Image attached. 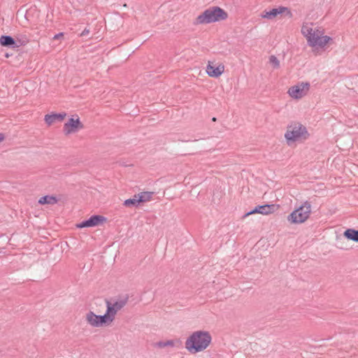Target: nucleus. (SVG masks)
Returning <instances> with one entry per match:
<instances>
[{
  "mask_svg": "<svg viewBox=\"0 0 358 358\" xmlns=\"http://www.w3.org/2000/svg\"><path fill=\"white\" fill-rule=\"evenodd\" d=\"M138 199L136 197H133L129 199H126L124 201L123 205L126 207H131V206H137L139 204Z\"/></svg>",
  "mask_w": 358,
  "mask_h": 358,
  "instance_id": "obj_19",
  "label": "nucleus"
},
{
  "mask_svg": "<svg viewBox=\"0 0 358 358\" xmlns=\"http://www.w3.org/2000/svg\"><path fill=\"white\" fill-rule=\"evenodd\" d=\"M85 320L92 327H101L110 324L106 314L98 315L91 310L86 313Z\"/></svg>",
  "mask_w": 358,
  "mask_h": 358,
  "instance_id": "obj_7",
  "label": "nucleus"
},
{
  "mask_svg": "<svg viewBox=\"0 0 358 358\" xmlns=\"http://www.w3.org/2000/svg\"><path fill=\"white\" fill-rule=\"evenodd\" d=\"M309 89V83H301L289 87L287 93L292 99H299L308 94Z\"/></svg>",
  "mask_w": 358,
  "mask_h": 358,
  "instance_id": "obj_8",
  "label": "nucleus"
},
{
  "mask_svg": "<svg viewBox=\"0 0 358 358\" xmlns=\"http://www.w3.org/2000/svg\"><path fill=\"white\" fill-rule=\"evenodd\" d=\"M15 41L17 42V45H19V47H20L21 45H25L27 44L29 41V39L26 35H18L16 36Z\"/></svg>",
  "mask_w": 358,
  "mask_h": 358,
  "instance_id": "obj_20",
  "label": "nucleus"
},
{
  "mask_svg": "<svg viewBox=\"0 0 358 358\" xmlns=\"http://www.w3.org/2000/svg\"><path fill=\"white\" fill-rule=\"evenodd\" d=\"M58 201L57 199L54 196L45 195L38 200L40 204H55Z\"/></svg>",
  "mask_w": 358,
  "mask_h": 358,
  "instance_id": "obj_17",
  "label": "nucleus"
},
{
  "mask_svg": "<svg viewBox=\"0 0 358 358\" xmlns=\"http://www.w3.org/2000/svg\"><path fill=\"white\" fill-rule=\"evenodd\" d=\"M285 10H288V8L283 6H280L277 8H273L270 10H265L262 13L261 17L268 20H272L274 19L278 14H281Z\"/></svg>",
  "mask_w": 358,
  "mask_h": 358,
  "instance_id": "obj_12",
  "label": "nucleus"
},
{
  "mask_svg": "<svg viewBox=\"0 0 358 358\" xmlns=\"http://www.w3.org/2000/svg\"><path fill=\"white\" fill-rule=\"evenodd\" d=\"M212 120H213V122H215V121H216V117H213Z\"/></svg>",
  "mask_w": 358,
  "mask_h": 358,
  "instance_id": "obj_26",
  "label": "nucleus"
},
{
  "mask_svg": "<svg viewBox=\"0 0 358 358\" xmlns=\"http://www.w3.org/2000/svg\"><path fill=\"white\" fill-rule=\"evenodd\" d=\"M344 236L349 240L358 242V230L348 229L345 231Z\"/></svg>",
  "mask_w": 358,
  "mask_h": 358,
  "instance_id": "obj_16",
  "label": "nucleus"
},
{
  "mask_svg": "<svg viewBox=\"0 0 358 358\" xmlns=\"http://www.w3.org/2000/svg\"><path fill=\"white\" fill-rule=\"evenodd\" d=\"M66 116V113L47 114L45 115L44 120L48 126H50L56 121L62 122Z\"/></svg>",
  "mask_w": 358,
  "mask_h": 358,
  "instance_id": "obj_14",
  "label": "nucleus"
},
{
  "mask_svg": "<svg viewBox=\"0 0 358 358\" xmlns=\"http://www.w3.org/2000/svg\"><path fill=\"white\" fill-rule=\"evenodd\" d=\"M90 31L89 29L87 28H85L83 31L82 33L80 34V36H87L89 34H90Z\"/></svg>",
  "mask_w": 358,
  "mask_h": 358,
  "instance_id": "obj_23",
  "label": "nucleus"
},
{
  "mask_svg": "<svg viewBox=\"0 0 358 358\" xmlns=\"http://www.w3.org/2000/svg\"><path fill=\"white\" fill-rule=\"evenodd\" d=\"M212 337L208 331L193 332L185 341V348L192 354L206 350L210 345Z\"/></svg>",
  "mask_w": 358,
  "mask_h": 358,
  "instance_id": "obj_2",
  "label": "nucleus"
},
{
  "mask_svg": "<svg viewBox=\"0 0 358 358\" xmlns=\"http://www.w3.org/2000/svg\"><path fill=\"white\" fill-rule=\"evenodd\" d=\"M64 36V34L63 33H59V34H57L54 36L53 37V39L55 40H58L60 38H62V36Z\"/></svg>",
  "mask_w": 358,
  "mask_h": 358,
  "instance_id": "obj_24",
  "label": "nucleus"
},
{
  "mask_svg": "<svg viewBox=\"0 0 358 358\" xmlns=\"http://www.w3.org/2000/svg\"><path fill=\"white\" fill-rule=\"evenodd\" d=\"M309 137L308 131L305 126L299 122H292L288 125L285 134L287 143L305 141Z\"/></svg>",
  "mask_w": 358,
  "mask_h": 358,
  "instance_id": "obj_4",
  "label": "nucleus"
},
{
  "mask_svg": "<svg viewBox=\"0 0 358 358\" xmlns=\"http://www.w3.org/2000/svg\"><path fill=\"white\" fill-rule=\"evenodd\" d=\"M311 213V203L306 201L301 206L294 210L287 217V220L294 224H301L306 221Z\"/></svg>",
  "mask_w": 358,
  "mask_h": 358,
  "instance_id": "obj_5",
  "label": "nucleus"
},
{
  "mask_svg": "<svg viewBox=\"0 0 358 358\" xmlns=\"http://www.w3.org/2000/svg\"><path fill=\"white\" fill-rule=\"evenodd\" d=\"M301 34L306 38L310 47H319L323 48L327 44L333 41V38L328 36H323L324 31L319 27H314L313 23L305 22L301 27Z\"/></svg>",
  "mask_w": 358,
  "mask_h": 358,
  "instance_id": "obj_1",
  "label": "nucleus"
},
{
  "mask_svg": "<svg viewBox=\"0 0 358 358\" xmlns=\"http://www.w3.org/2000/svg\"><path fill=\"white\" fill-rule=\"evenodd\" d=\"M4 140V135L3 134H0V142Z\"/></svg>",
  "mask_w": 358,
  "mask_h": 358,
  "instance_id": "obj_25",
  "label": "nucleus"
},
{
  "mask_svg": "<svg viewBox=\"0 0 358 358\" xmlns=\"http://www.w3.org/2000/svg\"><path fill=\"white\" fill-rule=\"evenodd\" d=\"M129 297L127 296L120 297L115 301L106 300V315L111 324L118 311L121 310L128 303Z\"/></svg>",
  "mask_w": 358,
  "mask_h": 358,
  "instance_id": "obj_6",
  "label": "nucleus"
},
{
  "mask_svg": "<svg viewBox=\"0 0 358 358\" xmlns=\"http://www.w3.org/2000/svg\"><path fill=\"white\" fill-rule=\"evenodd\" d=\"M152 192H141L139 194H135L134 197H136L138 199L139 203H143L148 201L151 199Z\"/></svg>",
  "mask_w": 358,
  "mask_h": 358,
  "instance_id": "obj_18",
  "label": "nucleus"
},
{
  "mask_svg": "<svg viewBox=\"0 0 358 358\" xmlns=\"http://www.w3.org/2000/svg\"><path fill=\"white\" fill-rule=\"evenodd\" d=\"M227 17V13L222 8L218 6H211L197 16L194 24H210L224 20Z\"/></svg>",
  "mask_w": 358,
  "mask_h": 358,
  "instance_id": "obj_3",
  "label": "nucleus"
},
{
  "mask_svg": "<svg viewBox=\"0 0 358 358\" xmlns=\"http://www.w3.org/2000/svg\"><path fill=\"white\" fill-rule=\"evenodd\" d=\"M269 62L273 65L274 69H278L280 67V62L275 55H271L269 57Z\"/></svg>",
  "mask_w": 358,
  "mask_h": 358,
  "instance_id": "obj_21",
  "label": "nucleus"
},
{
  "mask_svg": "<svg viewBox=\"0 0 358 358\" xmlns=\"http://www.w3.org/2000/svg\"><path fill=\"white\" fill-rule=\"evenodd\" d=\"M83 128V124L80 122L78 116L76 115V118L72 117L64 124L63 131L66 136H68L71 134L76 133L78 130Z\"/></svg>",
  "mask_w": 358,
  "mask_h": 358,
  "instance_id": "obj_9",
  "label": "nucleus"
},
{
  "mask_svg": "<svg viewBox=\"0 0 358 358\" xmlns=\"http://www.w3.org/2000/svg\"><path fill=\"white\" fill-rule=\"evenodd\" d=\"M106 220V218L101 215H92L88 220L83 221L78 224L77 227L78 228L91 227L99 225Z\"/></svg>",
  "mask_w": 358,
  "mask_h": 358,
  "instance_id": "obj_11",
  "label": "nucleus"
},
{
  "mask_svg": "<svg viewBox=\"0 0 358 358\" xmlns=\"http://www.w3.org/2000/svg\"><path fill=\"white\" fill-rule=\"evenodd\" d=\"M157 345L159 348H165L167 346H174V342L172 340L166 341H160L157 343Z\"/></svg>",
  "mask_w": 358,
  "mask_h": 358,
  "instance_id": "obj_22",
  "label": "nucleus"
},
{
  "mask_svg": "<svg viewBox=\"0 0 358 358\" xmlns=\"http://www.w3.org/2000/svg\"><path fill=\"white\" fill-rule=\"evenodd\" d=\"M0 44L3 47H8L12 48H19V45H17V42L15 41V39L12 36L7 35H2L0 37Z\"/></svg>",
  "mask_w": 358,
  "mask_h": 358,
  "instance_id": "obj_15",
  "label": "nucleus"
},
{
  "mask_svg": "<svg viewBox=\"0 0 358 358\" xmlns=\"http://www.w3.org/2000/svg\"><path fill=\"white\" fill-rule=\"evenodd\" d=\"M280 208L278 204H265L256 206L253 210L247 213L244 216H248L255 213H259L262 215H270L277 211Z\"/></svg>",
  "mask_w": 358,
  "mask_h": 358,
  "instance_id": "obj_10",
  "label": "nucleus"
},
{
  "mask_svg": "<svg viewBox=\"0 0 358 358\" xmlns=\"http://www.w3.org/2000/svg\"><path fill=\"white\" fill-rule=\"evenodd\" d=\"M224 71V66L222 64L215 66L210 64H208L206 67V73L209 76L213 78L219 77L223 73Z\"/></svg>",
  "mask_w": 358,
  "mask_h": 358,
  "instance_id": "obj_13",
  "label": "nucleus"
}]
</instances>
